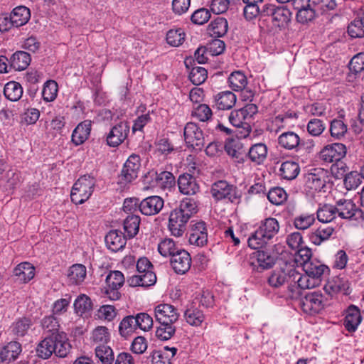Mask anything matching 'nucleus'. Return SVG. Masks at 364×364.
Here are the masks:
<instances>
[{
	"instance_id": "f257e3e1",
	"label": "nucleus",
	"mask_w": 364,
	"mask_h": 364,
	"mask_svg": "<svg viewBox=\"0 0 364 364\" xmlns=\"http://www.w3.org/2000/svg\"><path fill=\"white\" fill-rule=\"evenodd\" d=\"M328 267L320 261L314 259L304 264L302 274L295 269H291L294 284H296L301 289H313L318 287L322 281V276Z\"/></svg>"
},
{
	"instance_id": "f03ea898",
	"label": "nucleus",
	"mask_w": 364,
	"mask_h": 364,
	"mask_svg": "<svg viewBox=\"0 0 364 364\" xmlns=\"http://www.w3.org/2000/svg\"><path fill=\"white\" fill-rule=\"evenodd\" d=\"M279 224L276 218H267L262 220L259 228L250 236L248 245L257 250L264 247L279 232Z\"/></svg>"
},
{
	"instance_id": "7ed1b4c3",
	"label": "nucleus",
	"mask_w": 364,
	"mask_h": 364,
	"mask_svg": "<svg viewBox=\"0 0 364 364\" xmlns=\"http://www.w3.org/2000/svg\"><path fill=\"white\" fill-rule=\"evenodd\" d=\"M96 180L91 176L84 175L80 177L72 188L71 200L77 205L85 202L92 196Z\"/></svg>"
},
{
	"instance_id": "20e7f679",
	"label": "nucleus",
	"mask_w": 364,
	"mask_h": 364,
	"mask_svg": "<svg viewBox=\"0 0 364 364\" xmlns=\"http://www.w3.org/2000/svg\"><path fill=\"white\" fill-rule=\"evenodd\" d=\"M261 15L271 17L274 26L284 28L288 26L291 20V11L284 6L265 4L261 10Z\"/></svg>"
},
{
	"instance_id": "39448f33",
	"label": "nucleus",
	"mask_w": 364,
	"mask_h": 364,
	"mask_svg": "<svg viewBox=\"0 0 364 364\" xmlns=\"http://www.w3.org/2000/svg\"><path fill=\"white\" fill-rule=\"evenodd\" d=\"M210 193L215 200H228L232 203H237L240 193L237 188L225 180H220L211 186Z\"/></svg>"
},
{
	"instance_id": "423d86ee",
	"label": "nucleus",
	"mask_w": 364,
	"mask_h": 364,
	"mask_svg": "<svg viewBox=\"0 0 364 364\" xmlns=\"http://www.w3.org/2000/svg\"><path fill=\"white\" fill-rule=\"evenodd\" d=\"M321 157L326 162L333 163L330 170L335 179L341 178V144L327 145L321 150Z\"/></svg>"
},
{
	"instance_id": "0eeeda50",
	"label": "nucleus",
	"mask_w": 364,
	"mask_h": 364,
	"mask_svg": "<svg viewBox=\"0 0 364 364\" xmlns=\"http://www.w3.org/2000/svg\"><path fill=\"white\" fill-rule=\"evenodd\" d=\"M184 140L188 147L200 151L205 146V137L201 129L193 122H188L184 127Z\"/></svg>"
},
{
	"instance_id": "6e6552de",
	"label": "nucleus",
	"mask_w": 364,
	"mask_h": 364,
	"mask_svg": "<svg viewBox=\"0 0 364 364\" xmlns=\"http://www.w3.org/2000/svg\"><path fill=\"white\" fill-rule=\"evenodd\" d=\"M300 306L306 314L309 315L318 314L325 306L323 296L318 291L308 293L301 299Z\"/></svg>"
},
{
	"instance_id": "1a4fd4ad",
	"label": "nucleus",
	"mask_w": 364,
	"mask_h": 364,
	"mask_svg": "<svg viewBox=\"0 0 364 364\" xmlns=\"http://www.w3.org/2000/svg\"><path fill=\"white\" fill-rule=\"evenodd\" d=\"M323 169L316 168L311 169L304 175L305 190L310 194L321 191L325 186Z\"/></svg>"
},
{
	"instance_id": "9d476101",
	"label": "nucleus",
	"mask_w": 364,
	"mask_h": 364,
	"mask_svg": "<svg viewBox=\"0 0 364 364\" xmlns=\"http://www.w3.org/2000/svg\"><path fill=\"white\" fill-rule=\"evenodd\" d=\"M315 0H296L294 8L296 9V21L302 24L312 21L315 17Z\"/></svg>"
},
{
	"instance_id": "9b49d317",
	"label": "nucleus",
	"mask_w": 364,
	"mask_h": 364,
	"mask_svg": "<svg viewBox=\"0 0 364 364\" xmlns=\"http://www.w3.org/2000/svg\"><path fill=\"white\" fill-rule=\"evenodd\" d=\"M189 219L177 209L172 210L168 219V229L171 235L175 237L182 236L186 230V224Z\"/></svg>"
},
{
	"instance_id": "f8f14e48",
	"label": "nucleus",
	"mask_w": 364,
	"mask_h": 364,
	"mask_svg": "<svg viewBox=\"0 0 364 364\" xmlns=\"http://www.w3.org/2000/svg\"><path fill=\"white\" fill-rule=\"evenodd\" d=\"M171 265L176 274H183L187 272L191 266V257L190 254L180 249L171 257Z\"/></svg>"
},
{
	"instance_id": "ddd939ff",
	"label": "nucleus",
	"mask_w": 364,
	"mask_h": 364,
	"mask_svg": "<svg viewBox=\"0 0 364 364\" xmlns=\"http://www.w3.org/2000/svg\"><path fill=\"white\" fill-rule=\"evenodd\" d=\"M129 125L126 122H121L114 126L107 136V142L109 146L116 147L121 144L127 137Z\"/></svg>"
},
{
	"instance_id": "4468645a",
	"label": "nucleus",
	"mask_w": 364,
	"mask_h": 364,
	"mask_svg": "<svg viewBox=\"0 0 364 364\" xmlns=\"http://www.w3.org/2000/svg\"><path fill=\"white\" fill-rule=\"evenodd\" d=\"M155 317L159 323H173L178 318L176 309L168 304H161L155 308Z\"/></svg>"
},
{
	"instance_id": "2eb2a0df",
	"label": "nucleus",
	"mask_w": 364,
	"mask_h": 364,
	"mask_svg": "<svg viewBox=\"0 0 364 364\" xmlns=\"http://www.w3.org/2000/svg\"><path fill=\"white\" fill-rule=\"evenodd\" d=\"M141 167L140 157L136 154H132L126 161L122 170V178L126 182H132L138 176Z\"/></svg>"
},
{
	"instance_id": "dca6fc26",
	"label": "nucleus",
	"mask_w": 364,
	"mask_h": 364,
	"mask_svg": "<svg viewBox=\"0 0 364 364\" xmlns=\"http://www.w3.org/2000/svg\"><path fill=\"white\" fill-rule=\"evenodd\" d=\"M164 205L162 198L152 196L142 200L139 205L140 212L145 215H154L158 214Z\"/></svg>"
},
{
	"instance_id": "f3484780",
	"label": "nucleus",
	"mask_w": 364,
	"mask_h": 364,
	"mask_svg": "<svg viewBox=\"0 0 364 364\" xmlns=\"http://www.w3.org/2000/svg\"><path fill=\"white\" fill-rule=\"evenodd\" d=\"M363 218V213L353 200L344 198L343 199V219L351 222L353 225H355L360 222Z\"/></svg>"
},
{
	"instance_id": "a211bd4d",
	"label": "nucleus",
	"mask_w": 364,
	"mask_h": 364,
	"mask_svg": "<svg viewBox=\"0 0 364 364\" xmlns=\"http://www.w3.org/2000/svg\"><path fill=\"white\" fill-rule=\"evenodd\" d=\"M291 269L287 273L283 269H276L269 273L267 277V282L269 287L274 289H278L290 282V286L294 283L293 277H291Z\"/></svg>"
},
{
	"instance_id": "6ab92c4d",
	"label": "nucleus",
	"mask_w": 364,
	"mask_h": 364,
	"mask_svg": "<svg viewBox=\"0 0 364 364\" xmlns=\"http://www.w3.org/2000/svg\"><path fill=\"white\" fill-rule=\"evenodd\" d=\"M188 241L191 245L197 247H203L207 244L208 232L204 222H198L192 226Z\"/></svg>"
},
{
	"instance_id": "aec40b11",
	"label": "nucleus",
	"mask_w": 364,
	"mask_h": 364,
	"mask_svg": "<svg viewBox=\"0 0 364 364\" xmlns=\"http://www.w3.org/2000/svg\"><path fill=\"white\" fill-rule=\"evenodd\" d=\"M22 351L21 345L17 341H11L0 346V363H9L17 359Z\"/></svg>"
},
{
	"instance_id": "412c9836",
	"label": "nucleus",
	"mask_w": 364,
	"mask_h": 364,
	"mask_svg": "<svg viewBox=\"0 0 364 364\" xmlns=\"http://www.w3.org/2000/svg\"><path fill=\"white\" fill-rule=\"evenodd\" d=\"M229 121L234 127L243 129L242 132L243 136H248L251 132L252 129L249 122L250 119L242 108L232 111L229 115Z\"/></svg>"
},
{
	"instance_id": "4be33fe9",
	"label": "nucleus",
	"mask_w": 364,
	"mask_h": 364,
	"mask_svg": "<svg viewBox=\"0 0 364 364\" xmlns=\"http://www.w3.org/2000/svg\"><path fill=\"white\" fill-rule=\"evenodd\" d=\"M179 191L184 195H195L199 191V186L194 176L188 173L181 175L178 179Z\"/></svg>"
},
{
	"instance_id": "5701e85b",
	"label": "nucleus",
	"mask_w": 364,
	"mask_h": 364,
	"mask_svg": "<svg viewBox=\"0 0 364 364\" xmlns=\"http://www.w3.org/2000/svg\"><path fill=\"white\" fill-rule=\"evenodd\" d=\"M105 241L107 248L116 252L124 247L127 240L121 231L112 230L106 235Z\"/></svg>"
},
{
	"instance_id": "b1692460",
	"label": "nucleus",
	"mask_w": 364,
	"mask_h": 364,
	"mask_svg": "<svg viewBox=\"0 0 364 364\" xmlns=\"http://www.w3.org/2000/svg\"><path fill=\"white\" fill-rule=\"evenodd\" d=\"M237 101L236 95L231 91L218 92L214 96V107L220 110L232 109Z\"/></svg>"
},
{
	"instance_id": "393cba45",
	"label": "nucleus",
	"mask_w": 364,
	"mask_h": 364,
	"mask_svg": "<svg viewBox=\"0 0 364 364\" xmlns=\"http://www.w3.org/2000/svg\"><path fill=\"white\" fill-rule=\"evenodd\" d=\"M156 282V276L153 270L140 274L132 275L127 279V283L132 287H148L153 286Z\"/></svg>"
},
{
	"instance_id": "a878e982",
	"label": "nucleus",
	"mask_w": 364,
	"mask_h": 364,
	"mask_svg": "<svg viewBox=\"0 0 364 364\" xmlns=\"http://www.w3.org/2000/svg\"><path fill=\"white\" fill-rule=\"evenodd\" d=\"M227 154L231 156L236 163L242 164L247 157V153L242 144L239 140L231 139L225 145Z\"/></svg>"
},
{
	"instance_id": "bb28decb",
	"label": "nucleus",
	"mask_w": 364,
	"mask_h": 364,
	"mask_svg": "<svg viewBox=\"0 0 364 364\" xmlns=\"http://www.w3.org/2000/svg\"><path fill=\"white\" fill-rule=\"evenodd\" d=\"M56 339L55 333L46 336L37 346L36 352L38 356L43 359H48L53 353H55Z\"/></svg>"
},
{
	"instance_id": "cd10ccee",
	"label": "nucleus",
	"mask_w": 364,
	"mask_h": 364,
	"mask_svg": "<svg viewBox=\"0 0 364 364\" xmlns=\"http://www.w3.org/2000/svg\"><path fill=\"white\" fill-rule=\"evenodd\" d=\"M267 146L264 143H257L250 146L247 157L257 165L262 164L267 156Z\"/></svg>"
},
{
	"instance_id": "c85d7f7f",
	"label": "nucleus",
	"mask_w": 364,
	"mask_h": 364,
	"mask_svg": "<svg viewBox=\"0 0 364 364\" xmlns=\"http://www.w3.org/2000/svg\"><path fill=\"white\" fill-rule=\"evenodd\" d=\"M278 144L286 150L296 152L300 144V137L294 132H286L279 136Z\"/></svg>"
},
{
	"instance_id": "c756f323",
	"label": "nucleus",
	"mask_w": 364,
	"mask_h": 364,
	"mask_svg": "<svg viewBox=\"0 0 364 364\" xmlns=\"http://www.w3.org/2000/svg\"><path fill=\"white\" fill-rule=\"evenodd\" d=\"M362 321L360 309L354 306L350 305L346 311L344 325L346 328L350 331H355Z\"/></svg>"
},
{
	"instance_id": "7c9ffc66",
	"label": "nucleus",
	"mask_w": 364,
	"mask_h": 364,
	"mask_svg": "<svg viewBox=\"0 0 364 364\" xmlns=\"http://www.w3.org/2000/svg\"><path fill=\"white\" fill-rule=\"evenodd\" d=\"M91 131V122L84 121L80 123L72 134V141L76 145L84 143L89 137Z\"/></svg>"
},
{
	"instance_id": "2f4dec72",
	"label": "nucleus",
	"mask_w": 364,
	"mask_h": 364,
	"mask_svg": "<svg viewBox=\"0 0 364 364\" xmlns=\"http://www.w3.org/2000/svg\"><path fill=\"white\" fill-rule=\"evenodd\" d=\"M34 267L29 262H22L14 269V275L21 282H28L35 275Z\"/></svg>"
},
{
	"instance_id": "473e14b6",
	"label": "nucleus",
	"mask_w": 364,
	"mask_h": 364,
	"mask_svg": "<svg viewBox=\"0 0 364 364\" xmlns=\"http://www.w3.org/2000/svg\"><path fill=\"white\" fill-rule=\"evenodd\" d=\"M30 55L24 51L14 53L9 59V65L16 70H25L31 63Z\"/></svg>"
},
{
	"instance_id": "72a5a7b5",
	"label": "nucleus",
	"mask_w": 364,
	"mask_h": 364,
	"mask_svg": "<svg viewBox=\"0 0 364 364\" xmlns=\"http://www.w3.org/2000/svg\"><path fill=\"white\" fill-rule=\"evenodd\" d=\"M9 15L14 26L16 28L25 25L31 18L30 10L24 6L14 8Z\"/></svg>"
},
{
	"instance_id": "f704fd0d",
	"label": "nucleus",
	"mask_w": 364,
	"mask_h": 364,
	"mask_svg": "<svg viewBox=\"0 0 364 364\" xmlns=\"http://www.w3.org/2000/svg\"><path fill=\"white\" fill-rule=\"evenodd\" d=\"M300 172V167L298 163L286 161L281 164L279 175L286 180H293L297 177Z\"/></svg>"
},
{
	"instance_id": "c9c22d12",
	"label": "nucleus",
	"mask_w": 364,
	"mask_h": 364,
	"mask_svg": "<svg viewBox=\"0 0 364 364\" xmlns=\"http://www.w3.org/2000/svg\"><path fill=\"white\" fill-rule=\"evenodd\" d=\"M228 21L223 17H217L208 27V31L211 36L222 37L228 32Z\"/></svg>"
},
{
	"instance_id": "e433bc0d",
	"label": "nucleus",
	"mask_w": 364,
	"mask_h": 364,
	"mask_svg": "<svg viewBox=\"0 0 364 364\" xmlns=\"http://www.w3.org/2000/svg\"><path fill=\"white\" fill-rule=\"evenodd\" d=\"M141 219L139 215H129L124 220V230L129 238L135 237L139 230Z\"/></svg>"
},
{
	"instance_id": "4c0bfd02",
	"label": "nucleus",
	"mask_w": 364,
	"mask_h": 364,
	"mask_svg": "<svg viewBox=\"0 0 364 364\" xmlns=\"http://www.w3.org/2000/svg\"><path fill=\"white\" fill-rule=\"evenodd\" d=\"M184 318L191 326H199L204 321L205 317L201 310L191 306L185 311Z\"/></svg>"
},
{
	"instance_id": "58836bf2",
	"label": "nucleus",
	"mask_w": 364,
	"mask_h": 364,
	"mask_svg": "<svg viewBox=\"0 0 364 364\" xmlns=\"http://www.w3.org/2000/svg\"><path fill=\"white\" fill-rule=\"evenodd\" d=\"M4 95L9 100L16 102L22 97L23 87L19 82L10 81L4 86Z\"/></svg>"
},
{
	"instance_id": "ea45409f",
	"label": "nucleus",
	"mask_w": 364,
	"mask_h": 364,
	"mask_svg": "<svg viewBox=\"0 0 364 364\" xmlns=\"http://www.w3.org/2000/svg\"><path fill=\"white\" fill-rule=\"evenodd\" d=\"M56 342L55 343V354L59 358H65L70 350L71 346L69 343L66 334L63 332L55 333Z\"/></svg>"
},
{
	"instance_id": "a19ab883",
	"label": "nucleus",
	"mask_w": 364,
	"mask_h": 364,
	"mask_svg": "<svg viewBox=\"0 0 364 364\" xmlns=\"http://www.w3.org/2000/svg\"><path fill=\"white\" fill-rule=\"evenodd\" d=\"M228 82L230 87L232 90L239 92L246 88L247 79L243 73L240 71H235L229 76Z\"/></svg>"
},
{
	"instance_id": "79ce46f5",
	"label": "nucleus",
	"mask_w": 364,
	"mask_h": 364,
	"mask_svg": "<svg viewBox=\"0 0 364 364\" xmlns=\"http://www.w3.org/2000/svg\"><path fill=\"white\" fill-rule=\"evenodd\" d=\"M87 274L86 267L81 264H75L70 267L68 278L74 284H81Z\"/></svg>"
},
{
	"instance_id": "37998d69",
	"label": "nucleus",
	"mask_w": 364,
	"mask_h": 364,
	"mask_svg": "<svg viewBox=\"0 0 364 364\" xmlns=\"http://www.w3.org/2000/svg\"><path fill=\"white\" fill-rule=\"evenodd\" d=\"M31 326V320L28 318L23 317L14 321L10 328L15 336L23 337L27 333Z\"/></svg>"
},
{
	"instance_id": "c03bdc74",
	"label": "nucleus",
	"mask_w": 364,
	"mask_h": 364,
	"mask_svg": "<svg viewBox=\"0 0 364 364\" xmlns=\"http://www.w3.org/2000/svg\"><path fill=\"white\" fill-rule=\"evenodd\" d=\"M316 213L318 220L323 223L331 222L337 213L341 216V213H339L337 208L331 205H323L318 209Z\"/></svg>"
},
{
	"instance_id": "a18cd8bd",
	"label": "nucleus",
	"mask_w": 364,
	"mask_h": 364,
	"mask_svg": "<svg viewBox=\"0 0 364 364\" xmlns=\"http://www.w3.org/2000/svg\"><path fill=\"white\" fill-rule=\"evenodd\" d=\"M333 232V228L331 226L322 225L316 229L310 235V240L312 243L319 245L324 240H328Z\"/></svg>"
},
{
	"instance_id": "49530a36",
	"label": "nucleus",
	"mask_w": 364,
	"mask_h": 364,
	"mask_svg": "<svg viewBox=\"0 0 364 364\" xmlns=\"http://www.w3.org/2000/svg\"><path fill=\"white\" fill-rule=\"evenodd\" d=\"M275 257L265 251H258L257 253V270L260 272L272 268L275 264Z\"/></svg>"
},
{
	"instance_id": "de8ad7c7",
	"label": "nucleus",
	"mask_w": 364,
	"mask_h": 364,
	"mask_svg": "<svg viewBox=\"0 0 364 364\" xmlns=\"http://www.w3.org/2000/svg\"><path fill=\"white\" fill-rule=\"evenodd\" d=\"M323 289L331 298H338L341 292V278L339 275L328 279Z\"/></svg>"
},
{
	"instance_id": "09e8293b",
	"label": "nucleus",
	"mask_w": 364,
	"mask_h": 364,
	"mask_svg": "<svg viewBox=\"0 0 364 364\" xmlns=\"http://www.w3.org/2000/svg\"><path fill=\"white\" fill-rule=\"evenodd\" d=\"M137 328L136 318L134 316H125L119 323V332L123 337H127Z\"/></svg>"
},
{
	"instance_id": "8fccbe9b",
	"label": "nucleus",
	"mask_w": 364,
	"mask_h": 364,
	"mask_svg": "<svg viewBox=\"0 0 364 364\" xmlns=\"http://www.w3.org/2000/svg\"><path fill=\"white\" fill-rule=\"evenodd\" d=\"M95 355L102 364H112L114 360L112 349L105 344H100L96 347Z\"/></svg>"
},
{
	"instance_id": "3c124183",
	"label": "nucleus",
	"mask_w": 364,
	"mask_h": 364,
	"mask_svg": "<svg viewBox=\"0 0 364 364\" xmlns=\"http://www.w3.org/2000/svg\"><path fill=\"white\" fill-rule=\"evenodd\" d=\"M178 211L191 218L198 211V202L194 198H183L179 205Z\"/></svg>"
},
{
	"instance_id": "603ef678",
	"label": "nucleus",
	"mask_w": 364,
	"mask_h": 364,
	"mask_svg": "<svg viewBox=\"0 0 364 364\" xmlns=\"http://www.w3.org/2000/svg\"><path fill=\"white\" fill-rule=\"evenodd\" d=\"M347 33L353 38L364 37V23L360 16L348 24Z\"/></svg>"
},
{
	"instance_id": "864d4df0",
	"label": "nucleus",
	"mask_w": 364,
	"mask_h": 364,
	"mask_svg": "<svg viewBox=\"0 0 364 364\" xmlns=\"http://www.w3.org/2000/svg\"><path fill=\"white\" fill-rule=\"evenodd\" d=\"M156 182L157 186L163 188H170L175 185V177L172 173L169 171L155 172Z\"/></svg>"
},
{
	"instance_id": "5fc2aeb1",
	"label": "nucleus",
	"mask_w": 364,
	"mask_h": 364,
	"mask_svg": "<svg viewBox=\"0 0 364 364\" xmlns=\"http://www.w3.org/2000/svg\"><path fill=\"white\" fill-rule=\"evenodd\" d=\"M180 249L176 246L174 241L170 238H166L158 245L159 252L164 257H173Z\"/></svg>"
},
{
	"instance_id": "6e6d98bb",
	"label": "nucleus",
	"mask_w": 364,
	"mask_h": 364,
	"mask_svg": "<svg viewBox=\"0 0 364 364\" xmlns=\"http://www.w3.org/2000/svg\"><path fill=\"white\" fill-rule=\"evenodd\" d=\"M267 196L269 202L274 205H281L287 198L286 191L280 187H274L271 188L267 193Z\"/></svg>"
},
{
	"instance_id": "4d7b16f0",
	"label": "nucleus",
	"mask_w": 364,
	"mask_h": 364,
	"mask_svg": "<svg viewBox=\"0 0 364 364\" xmlns=\"http://www.w3.org/2000/svg\"><path fill=\"white\" fill-rule=\"evenodd\" d=\"M92 304L90 297L85 294H81L77 297L74 302V309L76 313L85 314L92 310Z\"/></svg>"
},
{
	"instance_id": "13d9d810",
	"label": "nucleus",
	"mask_w": 364,
	"mask_h": 364,
	"mask_svg": "<svg viewBox=\"0 0 364 364\" xmlns=\"http://www.w3.org/2000/svg\"><path fill=\"white\" fill-rule=\"evenodd\" d=\"M185 36L182 28L171 29L166 34V41L170 46L178 47L184 41Z\"/></svg>"
},
{
	"instance_id": "bf43d9fd",
	"label": "nucleus",
	"mask_w": 364,
	"mask_h": 364,
	"mask_svg": "<svg viewBox=\"0 0 364 364\" xmlns=\"http://www.w3.org/2000/svg\"><path fill=\"white\" fill-rule=\"evenodd\" d=\"M362 176L358 171H350L345 176L343 184L348 191L356 189L361 183Z\"/></svg>"
},
{
	"instance_id": "052dcab7",
	"label": "nucleus",
	"mask_w": 364,
	"mask_h": 364,
	"mask_svg": "<svg viewBox=\"0 0 364 364\" xmlns=\"http://www.w3.org/2000/svg\"><path fill=\"white\" fill-rule=\"evenodd\" d=\"M208 77L207 70L202 67H193L189 74V79L193 84L199 85L203 83Z\"/></svg>"
},
{
	"instance_id": "680f3d73",
	"label": "nucleus",
	"mask_w": 364,
	"mask_h": 364,
	"mask_svg": "<svg viewBox=\"0 0 364 364\" xmlns=\"http://www.w3.org/2000/svg\"><path fill=\"white\" fill-rule=\"evenodd\" d=\"M107 287L114 289H120L124 283L123 274L119 271H112L106 277Z\"/></svg>"
},
{
	"instance_id": "e2e57ef3",
	"label": "nucleus",
	"mask_w": 364,
	"mask_h": 364,
	"mask_svg": "<svg viewBox=\"0 0 364 364\" xmlns=\"http://www.w3.org/2000/svg\"><path fill=\"white\" fill-rule=\"evenodd\" d=\"M58 84L54 80L47 81L43 88L42 95L44 100L51 102L54 100L57 96Z\"/></svg>"
},
{
	"instance_id": "0e129e2a",
	"label": "nucleus",
	"mask_w": 364,
	"mask_h": 364,
	"mask_svg": "<svg viewBox=\"0 0 364 364\" xmlns=\"http://www.w3.org/2000/svg\"><path fill=\"white\" fill-rule=\"evenodd\" d=\"M315 218L314 215L302 214L294 219V225L298 230H306L314 224Z\"/></svg>"
},
{
	"instance_id": "69168bd1",
	"label": "nucleus",
	"mask_w": 364,
	"mask_h": 364,
	"mask_svg": "<svg viewBox=\"0 0 364 364\" xmlns=\"http://www.w3.org/2000/svg\"><path fill=\"white\" fill-rule=\"evenodd\" d=\"M175 331L176 328L173 326V323H160V326L157 327L156 331V336L161 341H166L170 339L173 336Z\"/></svg>"
},
{
	"instance_id": "338daca9",
	"label": "nucleus",
	"mask_w": 364,
	"mask_h": 364,
	"mask_svg": "<svg viewBox=\"0 0 364 364\" xmlns=\"http://www.w3.org/2000/svg\"><path fill=\"white\" fill-rule=\"evenodd\" d=\"M348 68L350 72L360 73L364 70V52L355 55L350 60Z\"/></svg>"
},
{
	"instance_id": "774afa93",
	"label": "nucleus",
	"mask_w": 364,
	"mask_h": 364,
	"mask_svg": "<svg viewBox=\"0 0 364 364\" xmlns=\"http://www.w3.org/2000/svg\"><path fill=\"white\" fill-rule=\"evenodd\" d=\"M137 328L144 331H149L153 326V319L146 313H139L135 316Z\"/></svg>"
}]
</instances>
